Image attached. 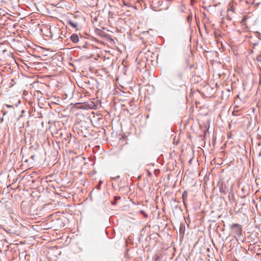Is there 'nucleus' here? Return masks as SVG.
<instances>
[{
    "mask_svg": "<svg viewBox=\"0 0 261 261\" xmlns=\"http://www.w3.org/2000/svg\"><path fill=\"white\" fill-rule=\"evenodd\" d=\"M129 238H128L127 240H125L126 249H125V252L124 253V256L126 259V261H129L130 259L129 255L128 254L129 248H128V244H129Z\"/></svg>",
    "mask_w": 261,
    "mask_h": 261,
    "instance_id": "obj_4",
    "label": "nucleus"
},
{
    "mask_svg": "<svg viewBox=\"0 0 261 261\" xmlns=\"http://www.w3.org/2000/svg\"><path fill=\"white\" fill-rule=\"evenodd\" d=\"M139 57L136 58V61L138 60Z\"/></svg>",
    "mask_w": 261,
    "mask_h": 261,
    "instance_id": "obj_18",
    "label": "nucleus"
},
{
    "mask_svg": "<svg viewBox=\"0 0 261 261\" xmlns=\"http://www.w3.org/2000/svg\"><path fill=\"white\" fill-rule=\"evenodd\" d=\"M7 107H10V108L12 107V106H10V105H7Z\"/></svg>",
    "mask_w": 261,
    "mask_h": 261,
    "instance_id": "obj_15",
    "label": "nucleus"
},
{
    "mask_svg": "<svg viewBox=\"0 0 261 261\" xmlns=\"http://www.w3.org/2000/svg\"><path fill=\"white\" fill-rule=\"evenodd\" d=\"M249 42H251V43H252V41H251V40H249ZM252 43H253V44H256L257 43V42H255V43L252 42Z\"/></svg>",
    "mask_w": 261,
    "mask_h": 261,
    "instance_id": "obj_12",
    "label": "nucleus"
},
{
    "mask_svg": "<svg viewBox=\"0 0 261 261\" xmlns=\"http://www.w3.org/2000/svg\"><path fill=\"white\" fill-rule=\"evenodd\" d=\"M68 24L71 26L73 28L76 29L77 27V23L72 21L71 20L68 21Z\"/></svg>",
    "mask_w": 261,
    "mask_h": 261,
    "instance_id": "obj_8",
    "label": "nucleus"
},
{
    "mask_svg": "<svg viewBox=\"0 0 261 261\" xmlns=\"http://www.w3.org/2000/svg\"><path fill=\"white\" fill-rule=\"evenodd\" d=\"M34 157H35V156H34V155H32V156H31V158H32V159H34Z\"/></svg>",
    "mask_w": 261,
    "mask_h": 261,
    "instance_id": "obj_16",
    "label": "nucleus"
},
{
    "mask_svg": "<svg viewBox=\"0 0 261 261\" xmlns=\"http://www.w3.org/2000/svg\"><path fill=\"white\" fill-rule=\"evenodd\" d=\"M232 115L233 116H240L242 115V113L241 112V109H239V107L237 106L234 107L233 111L232 112Z\"/></svg>",
    "mask_w": 261,
    "mask_h": 261,
    "instance_id": "obj_6",
    "label": "nucleus"
},
{
    "mask_svg": "<svg viewBox=\"0 0 261 261\" xmlns=\"http://www.w3.org/2000/svg\"><path fill=\"white\" fill-rule=\"evenodd\" d=\"M235 4L233 3H230L228 5V7L227 8V12L228 17L229 19H231V18L230 16V13L232 12V13H235L236 7L234 6Z\"/></svg>",
    "mask_w": 261,
    "mask_h": 261,
    "instance_id": "obj_2",
    "label": "nucleus"
},
{
    "mask_svg": "<svg viewBox=\"0 0 261 261\" xmlns=\"http://www.w3.org/2000/svg\"><path fill=\"white\" fill-rule=\"evenodd\" d=\"M192 15H189L188 16V17H187V20H188V21H191V20L192 19Z\"/></svg>",
    "mask_w": 261,
    "mask_h": 261,
    "instance_id": "obj_11",
    "label": "nucleus"
},
{
    "mask_svg": "<svg viewBox=\"0 0 261 261\" xmlns=\"http://www.w3.org/2000/svg\"><path fill=\"white\" fill-rule=\"evenodd\" d=\"M126 13H129V11H127L126 12ZM129 14L124 13L123 15H122V17L121 18V19H122L123 20L124 22L128 26L130 24V18L129 17H127V16H129Z\"/></svg>",
    "mask_w": 261,
    "mask_h": 261,
    "instance_id": "obj_5",
    "label": "nucleus"
},
{
    "mask_svg": "<svg viewBox=\"0 0 261 261\" xmlns=\"http://www.w3.org/2000/svg\"><path fill=\"white\" fill-rule=\"evenodd\" d=\"M248 19V17L246 15L244 16L242 20L240 22L242 27L243 28L244 31H247L248 27L246 23V20Z\"/></svg>",
    "mask_w": 261,
    "mask_h": 261,
    "instance_id": "obj_3",
    "label": "nucleus"
},
{
    "mask_svg": "<svg viewBox=\"0 0 261 261\" xmlns=\"http://www.w3.org/2000/svg\"><path fill=\"white\" fill-rule=\"evenodd\" d=\"M139 64H142L143 65L144 64V61H141V62L139 63Z\"/></svg>",
    "mask_w": 261,
    "mask_h": 261,
    "instance_id": "obj_14",
    "label": "nucleus"
},
{
    "mask_svg": "<svg viewBox=\"0 0 261 261\" xmlns=\"http://www.w3.org/2000/svg\"><path fill=\"white\" fill-rule=\"evenodd\" d=\"M260 252H261V249H259V251L258 253H260Z\"/></svg>",
    "mask_w": 261,
    "mask_h": 261,
    "instance_id": "obj_17",
    "label": "nucleus"
},
{
    "mask_svg": "<svg viewBox=\"0 0 261 261\" xmlns=\"http://www.w3.org/2000/svg\"><path fill=\"white\" fill-rule=\"evenodd\" d=\"M232 232L237 236H242V228L241 225L239 224H233L231 227Z\"/></svg>",
    "mask_w": 261,
    "mask_h": 261,
    "instance_id": "obj_1",
    "label": "nucleus"
},
{
    "mask_svg": "<svg viewBox=\"0 0 261 261\" xmlns=\"http://www.w3.org/2000/svg\"><path fill=\"white\" fill-rule=\"evenodd\" d=\"M71 41L74 43H77L79 41V36L76 34H72L70 36Z\"/></svg>",
    "mask_w": 261,
    "mask_h": 261,
    "instance_id": "obj_7",
    "label": "nucleus"
},
{
    "mask_svg": "<svg viewBox=\"0 0 261 261\" xmlns=\"http://www.w3.org/2000/svg\"><path fill=\"white\" fill-rule=\"evenodd\" d=\"M101 183H102V181H99V183H98V185H97V186H96V188H97V189H98V190H99V189H100V186H101Z\"/></svg>",
    "mask_w": 261,
    "mask_h": 261,
    "instance_id": "obj_10",
    "label": "nucleus"
},
{
    "mask_svg": "<svg viewBox=\"0 0 261 261\" xmlns=\"http://www.w3.org/2000/svg\"><path fill=\"white\" fill-rule=\"evenodd\" d=\"M128 68V66H123V72L124 74H125V75L127 74V71Z\"/></svg>",
    "mask_w": 261,
    "mask_h": 261,
    "instance_id": "obj_9",
    "label": "nucleus"
},
{
    "mask_svg": "<svg viewBox=\"0 0 261 261\" xmlns=\"http://www.w3.org/2000/svg\"><path fill=\"white\" fill-rule=\"evenodd\" d=\"M231 134H230H230H228V138H231Z\"/></svg>",
    "mask_w": 261,
    "mask_h": 261,
    "instance_id": "obj_13",
    "label": "nucleus"
},
{
    "mask_svg": "<svg viewBox=\"0 0 261 261\" xmlns=\"http://www.w3.org/2000/svg\"><path fill=\"white\" fill-rule=\"evenodd\" d=\"M127 34L130 35V33H127Z\"/></svg>",
    "mask_w": 261,
    "mask_h": 261,
    "instance_id": "obj_19",
    "label": "nucleus"
}]
</instances>
